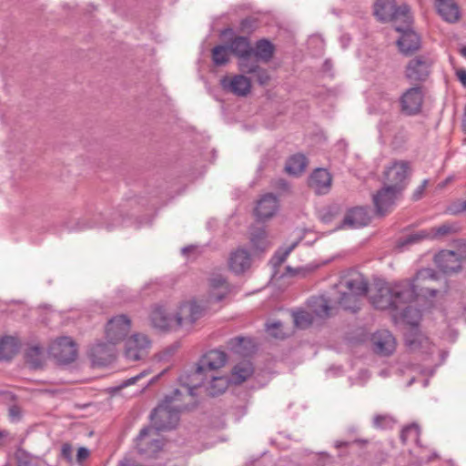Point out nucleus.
I'll use <instances>...</instances> for the list:
<instances>
[{
    "label": "nucleus",
    "mask_w": 466,
    "mask_h": 466,
    "mask_svg": "<svg viewBox=\"0 0 466 466\" xmlns=\"http://www.w3.org/2000/svg\"><path fill=\"white\" fill-rule=\"evenodd\" d=\"M131 320L126 315H118L108 320L106 327V339L110 344L122 341L130 331Z\"/></svg>",
    "instance_id": "9b49d317"
},
{
    "label": "nucleus",
    "mask_w": 466,
    "mask_h": 466,
    "mask_svg": "<svg viewBox=\"0 0 466 466\" xmlns=\"http://www.w3.org/2000/svg\"><path fill=\"white\" fill-rule=\"evenodd\" d=\"M228 265L236 274L245 272L251 265L249 253L244 248H238L230 254Z\"/></svg>",
    "instance_id": "393cba45"
},
{
    "label": "nucleus",
    "mask_w": 466,
    "mask_h": 466,
    "mask_svg": "<svg viewBox=\"0 0 466 466\" xmlns=\"http://www.w3.org/2000/svg\"><path fill=\"white\" fill-rule=\"evenodd\" d=\"M374 350L381 355H390L395 350L396 341L389 330H380L372 337Z\"/></svg>",
    "instance_id": "412c9836"
},
{
    "label": "nucleus",
    "mask_w": 466,
    "mask_h": 466,
    "mask_svg": "<svg viewBox=\"0 0 466 466\" xmlns=\"http://www.w3.org/2000/svg\"><path fill=\"white\" fill-rule=\"evenodd\" d=\"M423 91L420 86L407 89L400 98L401 112L408 116L418 114L423 103Z\"/></svg>",
    "instance_id": "4468645a"
},
{
    "label": "nucleus",
    "mask_w": 466,
    "mask_h": 466,
    "mask_svg": "<svg viewBox=\"0 0 466 466\" xmlns=\"http://www.w3.org/2000/svg\"><path fill=\"white\" fill-rule=\"evenodd\" d=\"M151 347V340L143 333H135L126 340L125 356L129 360L143 359Z\"/></svg>",
    "instance_id": "9d476101"
},
{
    "label": "nucleus",
    "mask_w": 466,
    "mask_h": 466,
    "mask_svg": "<svg viewBox=\"0 0 466 466\" xmlns=\"http://www.w3.org/2000/svg\"><path fill=\"white\" fill-rule=\"evenodd\" d=\"M222 88L237 96H247L251 91V81L244 74L224 76L220 80Z\"/></svg>",
    "instance_id": "dca6fc26"
},
{
    "label": "nucleus",
    "mask_w": 466,
    "mask_h": 466,
    "mask_svg": "<svg viewBox=\"0 0 466 466\" xmlns=\"http://www.w3.org/2000/svg\"><path fill=\"white\" fill-rule=\"evenodd\" d=\"M253 75L255 76L257 82L261 86L267 85L270 80L268 70L262 67H259Z\"/></svg>",
    "instance_id": "3c124183"
},
{
    "label": "nucleus",
    "mask_w": 466,
    "mask_h": 466,
    "mask_svg": "<svg viewBox=\"0 0 466 466\" xmlns=\"http://www.w3.org/2000/svg\"><path fill=\"white\" fill-rule=\"evenodd\" d=\"M229 48L228 45L216 46L211 51L212 61L218 66H225L229 61Z\"/></svg>",
    "instance_id": "ea45409f"
},
{
    "label": "nucleus",
    "mask_w": 466,
    "mask_h": 466,
    "mask_svg": "<svg viewBox=\"0 0 466 466\" xmlns=\"http://www.w3.org/2000/svg\"><path fill=\"white\" fill-rule=\"evenodd\" d=\"M18 351L17 340L13 337H5L0 342V360H10Z\"/></svg>",
    "instance_id": "c9c22d12"
},
{
    "label": "nucleus",
    "mask_w": 466,
    "mask_h": 466,
    "mask_svg": "<svg viewBox=\"0 0 466 466\" xmlns=\"http://www.w3.org/2000/svg\"><path fill=\"white\" fill-rule=\"evenodd\" d=\"M250 242L254 249L258 251H265L269 247L267 232L264 228H256L252 230Z\"/></svg>",
    "instance_id": "e433bc0d"
},
{
    "label": "nucleus",
    "mask_w": 466,
    "mask_h": 466,
    "mask_svg": "<svg viewBox=\"0 0 466 466\" xmlns=\"http://www.w3.org/2000/svg\"><path fill=\"white\" fill-rule=\"evenodd\" d=\"M394 419L388 414H377L374 416L372 425L376 429L386 430L393 427Z\"/></svg>",
    "instance_id": "c03bdc74"
},
{
    "label": "nucleus",
    "mask_w": 466,
    "mask_h": 466,
    "mask_svg": "<svg viewBox=\"0 0 466 466\" xmlns=\"http://www.w3.org/2000/svg\"><path fill=\"white\" fill-rule=\"evenodd\" d=\"M17 466H35V464L25 454H17Z\"/></svg>",
    "instance_id": "6e6d98bb"
},
{
    "label": "nucleus",
    "mask_w": 466,
    "mask_h": 466,
    "mask_svg": "<svg viewBox=\"0 0 466 466\" xmlns=\"http://www.w3.org/2000/svg\"><path fill=\"white\" fill-rule=\"evenodd\" d=\"M433 63L429 56H417L407 64L405 76L412 83H422L429 77Z\"/></svg>",
    "instance_id": "423d86ee"
},
{
    "label": "nucleus",
    "mask_w": 466,
    "mask_h": 466,
    "mask_svg": "<svg viewBox=\"0 0 466 466\" xmlns=\"http://www.w3.org/2000/svg\"><path fill=\"white\" fill-rule=\"evenodd\" d=\"M277 187L283 190L289 189V184L284 179H279L277 181Z\"/></svg>",
    "instance_id": "69168bd1"
},
{
    "label": "nucleus",
    "mask_w": 466,
    "mask_h": 466,
    "mask_svg": "<svg viewBox=\"0 0 466 466\" xmlns=\"http://www.w3.org/2000/svg\"><path fill=\"white\" fill-rule=\"evenodd\" d=\"M393 97L388 93L379 94L369 108L370 113L385 115L392 110Z\"/></svg>",
    "instance_id": "c756f323"
},
{
    "label": "nucleus",
    "mask_w": 466,
    "mask_h": 466,
    "mask_svg": "<svg viewBox=\"0 0 466 466\" xmlns=\"http://www.w3.org/2000/svg\"><path fill=\"white\" fill-rule=\"evenodd\" d=\"M298 241L293 242L289 247L286 248H280L276 251L274 254L272 260L274 261L275 266L281 265L286 258L289 257V255L292 252V250L297 247Z\"/></svg>",
    "instance_id": "49530a36"
},
{
    "label": "nucleus",
    "mask_w": 466,
    "mask_h": 466,
    "mask_svg": "<svg viewBox=\"0 0 466 466\" xmlns=\"http://www.w3.org/2000/svg\"><path fill=\"white\" fill-rule=\"evenodd\" d=\"M115 344L97 343L91 349V356L94 362L98 365H106L115 359Z\"/></svg>",
    "instance_id": "a878e982"
},
{
    "label": "nucleus",
    "mask_w": 466,
    "mask_h": 466,
    "mask_svg": "<svg viewBox=\"0 0 466 466\" xmlns=\"http://www.w3.org/2000/svg\"><path fill=\"white\" fill-rule=\"evenodd\" d=\"M145 372H141L139 373L138 375L137 376H134V377H131L126 380H124L120 385L115 387L112 389V390L114 392H118L120 391L122 389L129 386V385H132V384H135L140 378L144 377L145 376Z\"/></svg>",
    "instance_id": "864d4df0"
},
{
    "label": "nucleus",
    "mask_w": 466,
    "mask_h": 466,
    "mask_svg": "<svg viewBox=\"0 0 466 466\" xmlns=\"http://www.w3.org/2000/svg\"><path fill=\"white\" fill-rule=\"evenodd\" d=\"M275 47L268 39H260L257 41L253 48V56L262 62L268 63L273 57Z\"/></svg>",
    "instance_id": "7c9ffc66"
},
{
    "label": "nucleus",
    "mask_w": 466,
    "mask_h": 466,
    "mask_svg": "<svg viewBox=\"0 0 466 466\" xmlns=\"http://www.w3.org/2000/svg\"><path fill=\"white\" fill-rule=\"evenodd\" d=\"M452 232H454V227L448 223H444L441 226L430 228L431 239L442 238L443 237H446Z\"/></svg>",
    "instance_id": "a18cd8bd"
},
{
    "label": "nucleus",
    "mask_w": 466,
    "mask_h": 466,
    "mask_svg": "<svg viewBox=\"0 0 466 466\" xmlns=\"http://www.w3.org/2000/svg\"><path fill=\"white\" fill-rule=\"evenodd\" d=\"M456 76L461 83L466 86V70L463 68L458 69L456 71Z\"/></svg>",
    "instance_id": "052dcab7"
},
{
    "label": "nucleus",
    "mask_w": 466,
    "mask_h": 466,
    "mask_svg": "<svg viewBox=\"0 0 466 466\" xmlns=\"http://www.w3.org/2000/svg\"><path fill=\"white\" fill-rule=\"evenodd\" d=\"M228 349L236 354L247 356L252 351L253 343L249 338L239 336L228 341Z\"/></svg>",
    "instance_id": "2f4dec72"
},
{
    "label": "nucleus",
    "mask_w": 466,
    "mask_h": 466,
    "mask_svg": "<svg viewBox=\"0 0 466 466\" xmlns=\"http://www.w3.org/2000/svg\"><path fill=\"white\" fill-rule=\"evenodd\" d=\"M334 445H335V447H336L337 449H339V448H341V447H347V446H349V445H350V442H349V441H335V444H334Z\"/></svg>",
    "instance_id": "774afa93"
},
{
    "label": "nucleus",
    "mask_w": 466,
    "mask_h": 466,
    "mask_svg": "<svg viewBox=\"0 0 466 466\" xmlns=\"http://www.w3.org/2000/svg\"><path fill=\"white\" fill-rule=\"evenodd\" d=\"M402 315L403 319L411 326H417L420 319V312L417 309H413L408 304L402 307L400 309Z\"/></svg>",
    "instance_id": "79ce46f5"
},
{
    "label": "nucleus",
    "mask_w": 466,
    "mask_h": 466,
    "mask_svg": "<svg viewBox=\"0 0 466 466\" xmlns=\"http://www.w3.org/2000/svg\"><path fill=\"white\" fill-rule=\"evenodd\" d=\"M374 14L382 22L391 21L395 25L410 21V9L406 4L397 5L395 0H377Z\"/></svg>",
    "instance_id": "39448f33"
},
{
    "label": "nucleus",
    "mask_w": 466,
    "mask_h": 466,
    "mask_svg": "<svg viewBox=\"0 0 466 466\" xmlns=\"http://www.w3.org/2000/svg\"><path fill=\"white\" fill-rule=\"evenodd\" d=\"M209 301H220L229 292V285L226 278L219 273H213L209 279Z\"/></svg>",
    "instance_id": "aec40b11"
},
{
    "label": "nucleus",
    "mask_w": 466,
    "mask_h": 466,
    "mask_svg": "<svg viewBox=\"0 0 466 466\" xmlns=\"http://www.w3.org/2000/svg\"><path fill=\"white\" fill-rule=\"evenodd\" d=\"M411 16L408 23H400L395 25L396 31L401 33L400 37L397 40L400 51L409 56L417 51L420 47V39L419 35L410 29Z\"/></svg>",
    "instance_id": "6e6552de"
},
{
    "label": "nucleus",
    "mask_w": 466,
    "mask_h": 466,
    "mask_svg": "<svg viewBox=\"0 0 466 466\" xmlns=\"http://www.w3.org/2000/svg\"><path fill=\"white\" fill-rule=\"evenodd\" d=\"M406 343L411 348L416 349L418 348V345L420 342L415 339H410L409 337L406 338Z\"/></svg>",
    "instance_id": "0e129e2a"
},
{
    "label": "nucleus",
    "mask_w": 466,
    "mask_h": 466,
    "mask_svg": "<svg viewBox=\"0 0 466 466\" xmlns=\"http://www.w3.org/2000/svg\"><path fill=\"white\" fill-rule=\"evenodd\" d=\"M306 166V157L302 154H296L288 159L285 170L290 175L299 176L304 172Z\"/></svg>",
    "instance_id": "f704fd0d"
},
{
    "label": "nucleus",
    "mask_w": 466,
    "mask_h": 466,
    "mask_svg": "<svg viewBox=\"0 0 466 466\" xmlns=\"http://www.w3.org/2000/svg\"><path fill=\"white\" fill-rule=\"evenodd\" d=\"M149 319L152 326L156 329L160 330L175 329L174 317L169 316L160 306L153 308Z\"/></svg>",
    "instance_id": "5701e85b"
},
{
    "label": "nucleus",
    "mask_w": 466,
    "mask_h": 466,
    "mask_svg": "<svg viewBox=\"0 0 466 466\" xmlns=\"http://www.w3.org/2000/svg\"><path fill=\"white\" fill-rule=\"evenodd\" d=\"M437 279V275L431 268L419 270L412 280H402L394 284L383 285L370 294V300L378 309H391L398 311L406 304H410L421 294L434 297L438 290L427 282Z\"/></svg>",
    "instance_id": "f257e3e1"
},
{
    "label": "nucleus",
    "mask_w": 466,
    "mask_h": 466,
    "mask_svg": "<svg viewBox=\"0 0 466 466\" xmlns=\"http://www.w3.org/2000/svg\"><path fill=\"white\" fill-rule=\"evenodd\" d=\"M279 208L278 198L271 193L264 195L257 204L255 208L256 216L258 219L264 220L273 217Z\"/></svg>",
    "instance_id": "4be33fe9"
},
{
    "label": "nucleus",
    "mask_w": 466,
    "mask_h": 466,
    "mask_svg": "<svg viewBox=\"0 0 466 466\" xmlns=\"http://www.w3.org/2000/svg\"><path fill=\"white\" fill-rule=\"evenodd\" d=\"M412 174L411 163L407 160H393L385 167L383 181L397 190L404 191L410 184Z\"/></svg>",
    "instance_id": "20e7f679"
},
{
    "label": "nucleus",
    "mask_w": 466,
    "mask_h": 466,
    "mask_svg": "<svg viewBox=\"0 0 466 466\" xmlns=\"http://www.w3.org/2000/svg\"><path fill=\"white\" fill-rule=\"evenodd\" d=\"M267 332L275 339H284L286 336L282 330V324L279 321L267 325Z\"/></svg>",
    "instance_id": "09e8293b"
},
{
    "label": "nucleus",
    "mask_w": 466,
    "mask_h": 466,
    "mask_svg": "<svg viewBox=\"0 0 466 466\" xmlns=\"http://www.w3.org/2000/svg\"><path fill=\"white\" fill-rule=\"evenodd\" d=\"M423 239H431V234H430V228L428 229H422L418 232L412 233L409 235L402 242L401 245H408V244H413L418 243Z\"/></svg>",
    "instance_id": "de8ad7c7"
},
{
    "label": "nucleus",
    "mask_w": 466,
    "mask_h": 466,
    "mask_svg": "<svg viewBox=\"0 0 466 466\" xmlns=\"http://www.w3.org/2000/svg\"><path fill=\"white\" fill-rule=\"evenodd\" d=\"M332 177L325 168H316L309 177V187L317 195L328 194L331 188Z\"/></svg>",
    "instance_id": "f3484780"
},
{
    "label": "nucleus",
    "mask_w": 466,
    "mask_h": 466,
    "mask_svg": "<svg viewBox=\"0 0 466 466\" xmlns=\"http://www.w3.org/2000/svg\"><path fill=\"white\" fill-rule=\"evenodd\" d=\"M25 360L32 369H39L45 361L44 349L38 345H32L25 350Z\"/></svg>",
    "instance_id": "72a5a7b5"
},
{
    "label": "nucleus",
    "mask_w": 466,
    "mask_h": 466,
    "mask_svg": "<svg viewBox=\"0 0 466 466\" xmlns=\"http://www.w3.org/2000/svg\"><path fill=\"white\" fill-rule=\"evenodd\" d=\"M208 373L204 370H200V366L197 364V368L190 373H186L180 376L179 380L181 386L187 389L189 396L193 397L194 390L198 388H205L206 380H208Z\"/></svg>",
    "instance_id": "a211bd4d"
},
{
    "label": "nucleus",
    "mask_w": 466,
    "mask_h": 466,
    "mask_svg": "<svg viewBox=\"0 0 466 466\" xmlns=\"http://www.w3.org/2000/svg\"><path fill=\"white\" fill-rule=\"evenodd\" d=\"M436 266L444 273L456 272L463 267L464 248L458 250H441L434 257Z\"/></svg>",
    "instance_id": "1a4fd4ad"
},
{
    "label": "nucleus",
    "mask_w": 466,
    "mask_h": 466,
    "mask_svg": "<svg viewBox=\"0 0 466 466\" xmlns=\"http://www.w3.org/2000/svg\"><path fill=\"white\" fill-rule=\"evenodd\" d=\"M72 448L69 444H64L62 447V454L66 458H70Z\"/></svg>",
    "instance_id": "e2e57ef3"
},
{
    "label": "nucleus",
    "mask_w": 466,
    "mask_h": 466,
    "mask_svg": "<svg viewBox=\"0 0 466 466\" xmlns=\"http://www.w3.org/2000/svg\"><path fill=\"white\" fill-rule=\"evenodd\" d=\"M286 270L290 276H296L304 272V269L302 268H293L290 266H288L286 268Z\"/></svg>",
    "instance_id": "680f3d73"
},
{
    "label": "nucleus",
    "mask_w": 466,
    "mask_h": 466,
    "mask_svg": "<svg viewBox=\"0 0 466 466\" xmlns=\"http://www.w3.org/2000/svg\"><path fill=\"white\" fill-rule=\"evenodd\" d=\"M226 362L227 354L224 351L212 350L203 355L198 364L200 366V370H204L208 374H211L222 368Z\"/></svg>",
    "instance_id": "6ab92c4d"
},
{
    "label": "nucleus",
    "mask_w": 466,
    "mask_h": 466,
    "mask_svg": "<svg viewBox=\"0 0 466 466\" xmlns=\"http://www.w3.org/2000/svg\"><path fill=\"white\" fill-rule=\"evenodd\" d=\"M89 456V451L85 447H80L77 450L76 460L81 462Z\"/></svg>",
    "instance_id": "13d9d810"
},
{
    "label": "nucleus",
    "mask_w": 466,
    "mask_h": 466,
    "mask_svg": "<svg viewBox=\"0 0 466 466\" xmlns=\"http://www.w3.org/2000/svg\"><path fill=\"white\" fill-rule=\"evenodd\" d=\"M252 372L253 369L249 362H241L236 365L232 371L234 383L240 384L244 382L251 376Z\"/></svg>",
    "instance_id": "4c0bfd02"
},
{
    "label": "nucleus",
    "mask_w": 466,
    "mask_h": 466,
    "mask_svg": "<svg viewBox=\"0 0 466 466\" xmlns=\"http://www.w3.org/2000/svg\"><path fill=\"white\" fill-rule=\"evenodd\" d=\"M253 55L245 56L238 59V67L244 75H253L260 67L258 59L252 58Z\"/></svg>",
    "instance_id": "58836bf2"
},
{
    "label": "nucleus",
    "mask_w": 466,
    "mask_h": 466,
    "mask_svg": "<svg viewBox=\"0 0 466 466\" xmlns=\"http://www.w3.org/2000/svg\"><path fill=\"white\" fill-rule=\"evenodd\" d=\"M23 415L22 409L18 405H12L8 409V416L10 420L17 422L21 420Z\"/></svg>",
    "instance_id": "603ef678"
},
{
    "label": "nucleus",
    "mask_w": 466,
    "mask_h": 466,
    "mask_svg": "<svg viewBox=\"0 0 466 466\" xmlns=\"http://www.w3.org/2000/svg\"><path fill=\"white\" fill-rule=\"evenodd\" d=\"M436 8L440 15L447 22L454 23L460 18L459 7L453 0H437Z\"/></svg>",
    "instance_id": "bb28decb"
},
{
    "label": "nucleus",
    "mask_w": 466,
    "mask_h": 466,
    "mask_svg": "<svg viewBox=\"0 0 466 466\" xmlns=\"http://www.w3.org/2000/svg\"><path fill=\"white\" fill-rule=\"evenodd\" d=\"M451 180H452L451 177H447L445 180H443L438 184L437 188L438 189L444 188Z\"/></svg>",
    "instance_id": "338daca9"
},
{
    "label": "nucleus",
    "mask_w": 466,
    "mask_h": 466,
    "mask_svg": "<svg viewBox=\"0 0 466 466\" xmlns=\"http://www.w3.org/2000/svg\"><path fill=\"white\" fill-rule=\"evenodd\" d=\"M309 307L316 316L320 318L329 317L331 310L329 300L324 296L311 298L309 300Z\"/></svg>",
    "instance_id": "473e14b6"
},
{
    "label": "nucleus",
    "mask_w": 466,
    "mask_h": 466,
    "mask_svg": "<svg viewBox=\"0 0 466 466\" xmlns=\"http://www.w3.org/2000/svg\"><path fill=\"white\" fill-rule=\"evenodd\" d=\"M203 307L194 301L182 303L174 316L175 329L178 328L190 329L203 316Z\"/></svg>",
    "instance_id": "0eeeda50"
},
{
    "label": "nucleus",
    "mask_w": 466,
    "mask_h": 466,
    "mask_svg": "<svg viewBox=\"0 0 466 466\" xmlns=\"http://www.w3.org/2000/svg\"><path fill=\"white\" fill-rule=\"evenodd\" d=\"M420 428L416 424H410L402 429L400 432V440L403 444L408 443L409 441L417 442L420 438Z\"/></svg>",
    "instance_id": "a19ab883"
},
{
    "label": "nucleus",
    "mask_w": 466,
    "mask_h": 466,
    "mask_svg": "<svg viewBox=\"0 0 466 466\" xmlns=\"http://www.w3.org/2000/svg\"><path fill=\"white\" fill-rule=\"evenodd\" d=\"M255 20L252 18H246L241 21L240 27L243 32L252 31L254 28Z\"/></svg>",
    "instance_id": "4d7b16f0"
},
{
    "label": "nucleus",
    "mask_w": 466,
    "mask_h": 466,
    "mask_svg": "<svg viewBox=\"0 0 466 466\" xmlns=\"http://www.w3.org/2000/svg\"><path fill=\"white\" fill-rule=\"evenodd\" d=\"M228 46L230 52L238 59L248 55L253 54V47L250 45L249 39L246 36H236L228 44Z\"/></svg>",
    "instance_id": "c85d7f7f"
},
{
    "label": "nucleus",
    "mask_w": 466,
    "mask_h": 466,
    "mask_svg": "<svg viewBox=\"0 0 466 466\" xmlns=\"http://www.w3.org/2000/svg\"><path fill=\"white\" fill-rule=\"evenodd\" d=\"M293 320L296 327L299 329H306L311 325L313 318L310 313L305 310H300L293 314Z\"/></svg>",
    "instance_id": "37998d69"
},
{
    "label": "nucleus",
    "mask_w": 466,
    "mask_h": 466,
    "mask_svg": "<svg viewBox=\"0 0 466 466\" xmlns=\"http://www.w3.org/2000/svg\"><path fill=\"white\" fill-rule=\"evenodd\" d=\"M370 217L368 210L362 207L350 209L343 219L345 226L351 228H361L369 224Z\"/></svg>",
    "instance_id": "b1692460"
},
{
    "label": "nucleus",
    "mask_w": 466,
    "mask_h": 466,
    "mask_svg": "<svg viewBox=\"0 0 466 466\" xmlns=\"http://www.w3.org/2000/svg\"><path fill=\"white\" fill-rule=\"evenodd\" d=\"M155 428H144L137 438V448L141 454L153 455L162 448V441L156 438Z\"/></svg>",
    "instance_id": "2eb2a0df"
},
{
    "label": "nucleus",
    "mask_w": 466,
    "mask_h": 466,
    "mask_svg": "<svg viewBox=\"0 0 466 466\" xmlns=\"http://www.w3.org/2000/svg\"><path fill=\"white\" fill-rule=\"evenodd\" d=\"M208 380L205 391L212 397L225 392L229 385V379L226 376H215L214 373H211L208 375Z\"/></svg>",
    "instance_id": "cd10ccee"
},
{
    "label": "nucleus",
    "mask_w": 466,
    "mask_h": 466,
    "mask_svg": "<svg viewBox=\"0 0 466 466\" xmlns=\"http://www.w3.org/2000/svg\"><path fill=\"white\" fill-rule=\"evenodd\" d=\"M50 354L59 362L69 363L76 360L77 350L72 339L62 337L51 344Z\"/></svg>",
    "instance_id": "ddd939ff"
},
{
    "label": "nucleus",
    "mask_w": 466,
    "mask_h": 466,
    "mask_svg": "<svg viewBox=\"0 0 466 466\" xmlns=\"http://www.w3.org/2000/svg\"><path fill=\"white\" fill-rule=\"evenodd\" d=\"M449 211L451 214H460L466 211V198L465 199H457L451 203L449 207Z\"/></svg>",
    "instance_id": "8fccbe9b"
},
{
    "label": "nucleus",
    "mask_w": 466,
    "mask_h": 466,
    "mask_svg": "<svg viewBox=\"0 0 466 466\" xmlns=\"http://www.w3.org/2000/svg\"><path fill=\"white\" fill-rule=\"evenodd\" d=\"M429 184L428 179H424L422 183L414 190L412 194V199L417 201L420 199L424 194V191Z\"/></svg>",
    "instance_id": "5fc2aeb1"
},
{
    "label": "nucleus",
    "mask_w": 466,
    "mask_h": 466,
    "mask_svg": "<svg viewBox=\"0 0 466 466\" xmlns=\"http://www.w3.org/2000/svg\"><path fill=\"white\" fill-rule=\"evenodd\" d=\"M341 285L346 289L342 292L339 304L345 309L356 312L360 309V298L368 292V282L361 275L345 279Z\"/></svg>",
    "instance_id": "7ed1b4c3"
},
{
    "label": "nucleus",
    "mask_w": 466,
    "mask_h": 466,
    "mask_svg": "<svg viewBox=\"0 0 466 466\" xmlns=\"http://www.w3.org/2000/svg\"><path fill=\"white\" fill-rule=\"evenodd\" d=\"M401 194L402 191L384 184L372 198L377 214L381 217L385 216Z\"/></svg>",
    "instance_id": "f8f14e48"
},
{
    "label": "nucleus",
    "mask_w": 466,
    "mask_h": 466,
    "mask_svg": "<svg viewBox=\"0 0 466 466\" xmlns=\"http://www.w3.org/2000/svg\"><path fill=\"white\" fill-rule=\"evenodd\" d=\"M406 138V134L402 128H400L396 135L394 136L393 142L396 144L401 143Z\"/></svg>",
    "instance_id": "bf43d9fd"
},
{
    "label": "nucleus",
    "mask_w": 466,
    "mask_h": 466,
    "mask_svg": "<svg viewBox=\"0 0 466 466\" xmlns=\"http://www.w3.org/2000/svg\"><path fill=\"white\" fill-rule=\"evenodd\" d=\"M181 395L179 390H175L153 410L150 415L153 428L157 431H169L177 425L179 413L187 410V406L182 403Z\"/></svg>",
    "instance_id": "f03ea898"
}]
</instances>
